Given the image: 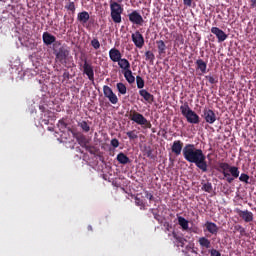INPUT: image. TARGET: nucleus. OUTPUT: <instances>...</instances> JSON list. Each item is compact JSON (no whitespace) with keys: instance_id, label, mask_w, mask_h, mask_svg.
Here are the masks:
<instances>
[{"instance_id":"39448f33","label":"nucleus","mask_w":256,"mask_h":256,"mask_svg":"<svg viewBox=\"0 0 256 256\" xmlns=\"http://www.w3.org/2000/svg\"><path fill=\"white\" fill-rule=\"evenodd\" d=\"M128 119H130V121H133L137 125H141V127H146V129H151V127H152L151 122L149 120H147V118H145V116H143V114H141L135 110L130 111V113L128 115Z\"/></svg>"},{"instance_id":"6e6552de","label":"nucleus","mask_w":256,"mask_h":256,"mask_svg":"<svg viewBox=\"0 0 256 256\" xmlns=\"http://www.w3.org/2000/svg\"><path fill=\"white\" fill-rule=\"evenodd\" d=\"M103 93L106 99L112 103V105H117L119 103V98H117V94L113 93V89H111V87L104 85Z\"/></svg>"},{"instance_id":"37998d69","label":"nucleus","mask_w":256,"mask_h":256,"mask_svg":"<svg viewBox=\"0 0 256 256\" xmlns=\"http://www.w3.org/2000/svg\"><path fill=\"white\" fill-rule=\"evenodd\" d=\"M58 127H59L60 129H67L68 124H67V122L65 121V118H62V119H60V120L58 121Z\"/></svg>"},{"instance_id":"f03ea898","label":"nucleus","mask_w":256,"mask_h":256,"mask_svg":"<svg viewBox=\"0 0 256 256\" xmlns=\"http://www.w3.org/2000/svg\"><path fill=\"white\" fill-rule=\"evenodd\" d=\"M218 167L217 171L222 173L227 183H233L239 177V168L236 166H230L227 162H219Z\"/></svg>"},{"instance_id":"393cba45","label":"nucleus","mask_w":256,"mask_h":256,"mask_svg":"<svg viewBox=\"0 0 256 256\" xmlns=\"http://www.w3.org/2000/svg\"><path fill=\"white\" fill-rule=\"evenodd\" d=\"M178 224L180 225L183 231L189 230V221L184 217L178 216Z\"/></svg>"},{"instance_id":"09e8293b","label":"nucleus","mask_w":256,"mask_h":256,"mask_svg":"<svg viewBox=\"0 0 256 256\" xmlns=\"http://www.w3.org/2000/svg\"><path fill=\"white\" fill-rule=\"evenodd\" d=\"M145 195H146V199H149V201H153V199H155L153 194H151L149 191H146Z\"/></svg>"},{"instance_id":"bb28decb","label":"nucleus","mask_w":256,"mask_h":256,"mask_svg":"<svg viewBox=\"0 0 256 256\" xmlns=\"http://www.w3.org/2000/svg\"><path fill=\"white\" fill-rule=\"evenodd\" d=\"M78 127L82 129L83 133H89L91 131V126H89V123L85 120L78 122Z\"/></svg>"},{"instance_id":"5701e85b","label":"nucleus","mask_w":256,"mask_h":256,"mask_svg":"<svg viewBox=\"0 0 256 256\" xmlns=\"http://www.w3.org/2000/svg\"><path fill=\"white\" fill-rule=\"evenodd\" d=\"M198 243L202 249H211V240L207 237H200Z\"/></svg>"},{"instance_id":"e433bc0d","label":"nucleus","mask_w":256,"mask_h":256,"mask_svg":"<svg viewBox=\"0 0 256 256\" xmlns=\"http://www.w3.org/2000/svg\"><path fill=\"white\" fill-rule=\"evenodd\" d=\"M150 213H152V215L154 216V219L158 221V223H163V220H161V215H159V212H157V210H155L154 208H151Z\"/></svg>"},{"instance_id":"3c124183","label":"nucleus","mask_w":256,"mask_h":256,"mask_svg":"<svg viewBox=\"0 0 256 256\" xmlns=\"http://www.w3.org/2000/svg\"><path fill=\"white\" fill-rule=\"evenodd\" d=\"M184 5H186L187 7H191L193 0H183Z\"/></svg>"},{"instance_id":"c9c22d12","label":"nucleus","mask_w":256,"mask_h":256,"mask_svg":"<svg viewBox=\"0 0 256 256\" xmlns=\"http://www.w3.org/2000/svg\"><path fill=\"white\" fill-rule=\"evenodd\" d=\"M145 57L146 61H149L151 64H153V61H155V54H153L151 51H146Z\"/></svg>"},{"instance_id":"de8ad7c7","label":"nucleus","mask_w":256,"mask_h":256,"mask_svg":"<svg viewBox=\"0 0 256 256\" xmlns=\"http://www.w3.org/2000/svg\"><path fill=\"white\" fill-rule=\"evenodd\" d=\"M110 144L112 145V147H114V149H117V147H119V140L116 138H113Z\"/></svg>"},{"instance_id":"79ce46f5","label":"nucleus","mask_w":256,"mask_h":256,"mask_svg":"<svg viewBox=\"0 0 256 256\" xmlns=\"http://www.w3.org/2000/svg\"><path fill=\"white\" fill-rule=\"evenodd\" d=\"M91 45L96 50L101 48V43L99 42V40L97 38H93L91 40Z\"/></svg>"},{"instance_id":"a19ab883","label":"nucleus","mask_w":256,"mask_h":256,"mask_svg":"<svg viewBox=\"0 0 256 256\" xmlns=\"http://www.w3.org/2000/svg\"><path fill=\"white\" fill-rule=\"evenodd\" d=\"M172 236L177 244L180 243L181 241H187V239L183 238V236H179L175 231L172 232Z\"/></svg>"},{"instance_id":"5fc2aeb1","label":"nucleus","mask_w":256,"mask_h":256,"mask_svg":"<svg viewBox=\"0 0 256 256\" xmlns=\"http://www.w3.org/2000/svg\"><path fill=\"white\" fill-rule=\"evenodd\" d=\"M186 249H187L188 251L193 252V248H192L191 246H187Z\"/></svg>"},{"instance_id":"72a5a7b5","label":"nucleus","mask_w":256,"mask_h":256,"mask_svg":"<svg viewBox=\"0 0 256 256\" xmlns=\"http://www.w3.org/2000/svg\"><path fill=\"white\" fill-rule=\"evenodd\" d=\"M135 205L137 207H140L141 211H145L147 209V207L145 206V202L139 197H135Z\"/></svg>"},{"instance_id":"f704fd0d","label":"nucleus","mask_w":256,"mask_h":256,"mask_svg":"<svg viewBox=\"0 0 256 256\" xmlns=\"http://www.w3.org/2000/svg\"><path fill=\"white\" fill-rule=\"evenodd\" d=\"M202 191H205L206 193H211V191H213V184H211V182L204 183L202 185Z\"/></svg>"},{"instance_id":"a18cd8bd","label":"nucleus","mask_w":256,"mask_h":256,"mask_svg":"<svg viewBox=\"0 0 256 256\" xmlns=\"http://www.w3.org/2000/svg\"><path fill=\"white\" fill-rule=\"evenodd\" d=\"M208 252L210 253L211 256H221V252H219V250L215 248L208 250Z\"/></svg>"},{"instance_id":"864d4df0","label":"nucleus","mask_w":256,"mask_h":256,"mask_svg":"<svg viewBox=\"0 0 256 256\" xmlns=\"http://www.w3.org/2000/svg\"><path fill=\"white\" fill-rule=\"evenodd\" d=\"M185 243H187V240H186V241L178 242V243H177V246H178V247H185Z\"/></svg>"},{"instance_id":"f3484780","label":"nucleus","mask_w":256,"mask_h":256,"mask_svg":"<svg viewBox=\"0 0 256 256\" xmlns=\"http://www.w3.org/2000/svg\"><path fill=\"white\" fill-rule=\"evenodd\" d=\"M39 109L40 111H42V113H44V118H42V123L44 125H49V119L54 117L53 112L51 110H45L44 106H40Z\"/></svg>"},{"instance_id":"1a4fd4ad","label":"nucleus","mask_w":256,"mask_h":256,"mask_svg":"<svg viewBox=\"0 0 256 256\" xmlns=\"http://www.w3.org/2000/svg\"><path fill=\"white\" fill-rule=\"evenodd\" d=\"M235 213L240 217V219L244 220V223H252L254 219L253 212L249 210H241L239 208H235Z\"/></svg>"},{"instance_id":"58836bf2","label":"nucleus","mask_w":256,"mask_h":256,"mask_svg":"<svg viewBox=\"0 0 256 256\" xmlns=\"http://www.w3.org/2000/svg\"><path fill=\"white\" fill-rule=\"evenodd\" d=\"M205 79H207V81H209L210 85H215V83H219V78L211 76V75L205 76Z\"/></svg>"},{"instance_id":"bf43d9fd","label":"nucleus","mask_w":256,"mask_h":256,"mask_svg":"<svg viewBox=\"0 0 256 256\" xmlns=\"http://www.w3.org/2000/svg\"><path fill=\"white\" fill-rule=\"evenodd\" d=\"M68 131H71V128H69Z\"/></svg>"},{"instance_id":"423d86ee","label":"nucleus","mask_w":256,"mask_h":256,"mask_svg":"<svg viewBox=\"0 0 256 256\" xmlns=\"http://www.w3.org/2000/svg\"><path fill=\"white\" fill-rule=\"evenodd\" d=\"M121 15H123V6L113 0L110 1V17L113 23H121Z\"/></svg>"},{"instance_id":"ddd939ff","label":"nucleus","mask_w":256,"mask_h":256,"mask_svg":"<svg viewBox=\"0 0 256 256\" xmlns=\"http://www.w3.org/2000/svg\"><path fill=\"white\" fill-rule=\"evenodd\" d=\"M183 149H185V147H183V141L181 140H175L171 146V151L176 155V157H179L181 152L183 154Z\"/></svg>"},{"instance_id":"dca6fc26","label":"nucleus","mask_w":256,"mask_h":256,"mask_svg":"<svg viewBox=\"0 0 256 256\" xmlns=\"http://www.w3.org/2000/svg\"><path fill=\"white\" fill-rule=\"evenodd\" d=\"M42 40H43L44 45L49 46V45H53V43H55V41H57V38L49 32H44L42 35Z\"/></svg>"},{"instance_id":"4d7b16f0","label":"nucleus","mask_w":256,"mask_h":256,"mask_svg":"<svg viewBox=\"0 0 256 256\" xmlns=\"http://www.w3.org/2000/svg\"><path fill=\"white\" fill-rule=\"evenodd\" d=\"M48 130H49V131H53V129H51V128H48Z\"/></svg>"},{"instance_id":"4be33fe9","label":"nucleus","mask_w":256,"mask_h":256,"mask_svg":"<svg viewBox=\"0 0 256 256\" xmlns=\"http://www.w3.org/2000/svg\"><path fill=\"white\" fill-rule=\"evenodd\" d=\"M196 69L198 71H201V73H207V62H205L203 59L196 60Z\"/></svg>"},{"instance_id":"2f4dec72","label":"nucleus","mask_w":256,"mask_h":256,"mask_svg":"<svg viewBox=\"0 0 256 256\" xmlns=\"http://www.w3.org/2000/svg\"><path fill=\"white\" fill-rule=\"evenodd\" d=\"M117 90L120 93V95H126L127 94V86L123 84L122 82H119L116 84Z\"/></svg>"},{"instance_id":"b1692460","label":"nucleus","mask_w":256,"mask_h":256,"mask_svg":"<svg viewBox=\"0 0 256 256\" xmlns=\"http://www.w3.org/2000/svg\"><path fill=\"white\" fill-rule=\"evenodd\" d=\"M117 161L121 164V165H127L128 163H131V159H129L127 157V155L123 152H120L118 155H117Z\"/></svg>"},{"instance_id":"4c0bfd02","label":"nucleus","mask_w":256,"mask_h":256,"mask_svg":"<svg viewBox=\"0 0 256 256\" xmlns=\"http://www.w3.org/2000/svg\"><path fill=\"white\" fill-rule=\"evenodd\" d=\"M136 85L138 89H143L145 87V80L141 76L136 77Z\"/></svg>"},{"instance_id":"6e6d98bb","label":"nucleus","mask_w":256,"mask_h":256,"mask_svg":"<svg viewBox=\"0 0 256 256\" xmlns=\"http://www.w3.org/2000/svg\"><path fill=\"white\" fill-rule=\"evenodd\" d=\"M87 229H88V231H93V226L89 225V226L87 227Z\"/></svg>"},{"instance_id":"f8f14e48","label":"nucleus","mask_w":256,"mask_h":256,"mask_svg":"<svg viewBox=\"0 0 256 256\" xmlns=\"http://www.w3.org/2000/svg\"><path fill=\"white\" fill-rule=\"evenodd\" d=\"M132 41L138 49H143V45H145V38L143 37V34L141 32L136 31L131 35Z\"/></svg>"},{"instance_id":"13d9d810","label":"nucleus","mask_w":256,"mask_h":256,"mask_svg":"<svg viewBox=\"0 0 256 256\" xmlns=\"http://www.w3.org/2000/svg\"><path fill=\"white\" fill-rule=\"evenodd\" d=\"M121 1H123V0H118L119 3H121Z\"/></svg>"},{"instance_id":"2eb2a0df","label":"nucleus","mask_w":256,"mask_h":256,"mask_svg":"<svg viewBox=\"0 0 256 256\" xmlns=\"http://www.w3.org/2000/svg\"><path fill=\"white\" fill-rule=\"evenodd\" d=\"M123 57V54H121V51L117 48H111L109 50V58L113 61V63H118L121 61Z\"/></svg>"},{"instance_id":"9d476101","label":"nucleus","mask_w":256,"mask_h":256,"mask_svg":"<svg viewBox=\"0 0 256 256\" xmlns=\"http://www.w3.org/2000/svg\"><path fill=\"white\" fill-rule=\"evenodd\" d=\"M202 117L204 118V121L209 123V125H213V123L217 121V115L215 114V111L209 108L203 109Z\"/></svg>"},{"instance_id":"20e7f679","label":"nucleus","mask_w":256,"mask_h":256,"mask_svg":"<svg viewBox=\"0 0 256 256\" xmlns=\"http://www.w3.org/2000/svg\"><path fill=\"white\" fill-rule=\"evenodd\" d=\"M56 62L61 63L68 69L70 67H75V63L73 62V56H70L69 49L65 47H60L56 52Z\"/></svg>"},{"instance_id":"7ed1b4c3","label":"nucleus","mask_w":256,"mask_h":256,"mask_svg":"<svg viewBox=\"0 0 256 256\" xmlns=\"http://www.w3.org/2000/svg\"><path fill=\"white\" fill-rule=\"evenodd\" d=\"M180 111L183 117H185L187 123H190L191 125H199V123H201L199 114L189 107V103L185 102L183 105H181Z\"/></svg>"},{"instance_id":"49530a36","label":"nucleus","mask_w":256,"mask_h":256,"mask_svg":"<svg viewBox=\"0 0 256 256\" xmlns=\"http://www.w3.org/2000/svg\"><path fill=\"white\" fill-rule=\"evenodd\" d=\"M83 148L86 149V151H88V153H90L91 155H95V152L93 151L95 147L86 144V146H83Z\"/></svg>"},{"instance_id":"c756f323","label":"nucleus","mask_w":256,"mask_h":256,"mask_svg":"<svg viewBox=\"0 0 256 256\" xmlns=\"http://www.w3.org/2000/svg\"><path fill=\"white\" fill-rule=\"evenodd\" d=\"M126 81H128L130 84L135 81V76H133V72L131 70H126V72L123 73Z\"/></svg>"},{"instance_id":"a878e982","label":"nucleus","mask_w":256,"mask_h":256,"mask_svg":"<svg viewBox=\"0 0 256 256\" xmlns=\"http://www.w3.org/2000/svg\"><path fill=\"white\" fill-rule=\"evenodd\" d=\"M156 45L159 55L165 54V51L167 50V45H165V42L163 40H157Z\"/></svg>"},{"instance_id":"412c9836","label":"nucleus","mask_w":256,"mask_h":256,"mask_svg":"<svg viewBox=\"0 0 256 256\" xmlns=\"http://www.w3.org/2000/svg\"><path fill=\"white\" fill-rule=\"evenodd\" d=\"M118 67H120L122 71L126 72L131 70V63L129 62V60H127V58H121L118 61Z\"/></svg>"},{"instance_id":"603ef678","label":"nucleus","mask_w":256,"mask_h":256,"mask_svg":"<svg viewBox=\"0 0 256 256\" xmlns=\"http://www.w3.org/2000/svg\"><path fill=\"white\" fill-rule=\"evenodd\" d=\"M251 4H250V8L251 9H255L256 7V0H250Z\"/></svg>"},{"instance_id":"4468645a","label":"nucleus","mask_w":256,"mask_h":256,"mask_svg":"<svg viewBox=\"0 0 256 256\" xmlns=\"http://www.w3.org/2000/svg\"><path fill=\"white\" fill-rule=\"evenodd\" d=\"M211 33H213V35H216L218 43H223V41L227 40V34L219 27H212Z\"/></svg>"},{"instance_id":"f257e3e1","label":"nucleus","mask_w":256,"mask_h":256,"mask_svg":"<svg viewBox=\"0 0 256 256\" xmlns=\"http://www.w3.org/2000/svg\"><path fill=\"white\" fill-rule=\"evenodd\" d=\"M183 157L188 163H194L202 173L209 171L207 156H205L202 149L196 148L195 144H186L184 146Z\"/></svg>"},{"instance_id":"8fccbe9b","label":"nucleus","mask_w":256,"mask_h":256,"mask_svg":"<svg viewBox=\"0 0 256 256\" xmlns=\"http://www.w3.org/2000/svg\"><path fill=\"white\" fill-rule=\"evenodd\" d=\"M163 226L165 227L166 231H171L173 226L169 222H164Z\"/></svg>"},{"instance_id":"6ab92c4d","label":"nucleus","mask_w":256,"mask_h":256,"mask_svg":"<svg viewBox=\"0 0 256 256\" xmlns=\"http://www.w3.org/2000/svg\"><path fill=\"white\" fill-rule=\"evenodd\" d=\"M139 95L140 97L144 98V101H146L147 103H153V101H155V96H153V94L149 93V91H147L146 89H141L139 90Z\"/></svg>"},{"instance_id":"cd10ccee","label":"nucleus","mask_w":256,"mask_h":256,"mask_svg":"<svg viewBox=\"0 0 256 256\" xmlns=\"http://www.w3.org/2000/svg\"><path fill=\"white\" fill-rule=\"evenodd\" d=\"M143 153L148 159H155V155H153V148L151 146H144Z\"/></svg>"},{"instance_id":"7c9ffc66","label":"nucleus","mask_w":256,"mask_h":256,"mask_svg":"<svg viewBox=\"0 0 256 256\" xmlns=\"http://www.w3.org/2000/svg\"><path fill=\"white\" fill-rule=\"evenodd\" d=\"M76 141L81 147H85L87 144V137H85V135L83 134H79L78 136H76Z\"/></svg>"},{"instance_id":"c85d7f7f","label":"nucleus","mask_w":256,"mask_h":256,"mask_svg":"<svg viewBox=\"0 0 256 256\" xmlns=\"http://www.w3.org/2000/svg\"><path fill=\"white\" fill-rule=\"evenodd\" d=\"M64 7L67 11H71L72 15H75V11H76L75 2L68 0V2Z\"/></svg>"},{"instance_id":"473e14b6","label":"nucleus","mask_w":256,"mask_h":256,"mask_svg":"<svg viewBox=\"0 0 256 256\" xmlns=\"http://www.w3.org/2000/svg\"><path fill=\"white\" fill-rule=\"evenodd\" d=\"M126 135L130 141H135V139H139L137 130L128 131L126 132Z\"/></svg>"},{"instance_id":"ea45409f","label":"nucleus","mask_w":256,"mask_h":256,"mask_svg":"<svg viewBox=\"0 0 256 256\" xmlns=\"http://www.w3.org/2000/svg\"><path fill=\"white\" fill-rule=\"evenodd\" d=\"M234 231H237L238 233H240V237H244L245 235V228L239 224L234 226Z\"/></svg>"},{"instance_id":"a211bd4d","label":"nucleus","mask_w":256,"mask_h":256,"mask_svg":"<svg viewBox=\"0 0 256 256\" xmlns=\"http://www.w3.org/2000/svg\"><path fill=\"white\" fill-rule=\"evenodd\" d=\"M204 227H206V231H208V233H211V235H217L219 233V227L214 222L207 221L204 224Z\"/></svg>"},{"instance_id":"c03bdc74","label":"nucleus","mask_w":256,"mask_h":256,"mask_svg":"<svg viewBox=\"0 0 256 256\" xmlns=\"http://www.w3.org/2000/svg\"><path fill=\"white\" fill-rule=\"evenodd\" d=\"M239 181H241L242 183L249 184V176L245 173H242L239 177Z\"/></svg>"},{"instance_id":"9b49d317","label":"nucleus","mask_w":256,"mask_h":256,"mask_svg":"<svg viewBox=\"0 0 256 256\" xmlns=\"http://www.w3.org/2000/svg\"><path fill=\"white\" fill-rule=\"evenodd\" d=\"M128 19L130 23H133V25H143L145 23V20H143V16L137 10L132 11L130 14H128Z\"/></svg>"},{"instance_id":"aec40b11","label":"nucleus","mask_w":256,"mask_h":256,"mask_svg":"<svg viewBox=\"0 0 256 256\" xmlns=\"http://www.w3.org/2000/svg\"><path fill=\"white\" fill-rule=\"evenodd\" d=\"M89 19H91V16L87 11L79 12L77 15V21H79V23H81L82 25H85V23H87Z\"/></svg>"},{"instance_id":"0eeeda50","label":"nucleus","mask_w":256,"mask_h":256,"mask_svg":"<svg viewBox=\"0 0 256 256\" xmlns=\"http://www.w3.org/2000/svg\"><path fill=\"white\" fill-rule=\"evenodd\" d=\"M83 69L84 75H87L89 81H95V72L93 70V65L87 62V58L84 59V64H79Z\"/></svg>"}]
</instances>
